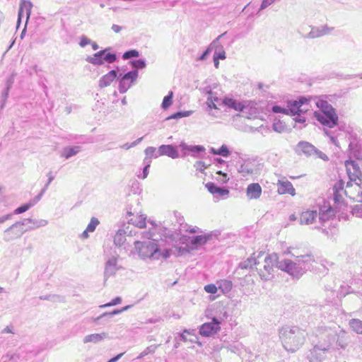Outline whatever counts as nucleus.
Here are the masks:
<instances>
[{"label":"nucleus","mask_w":362,"mask_h":362,"mask_svg":"<svg viewBox=\"0 0 362 362\" xmlns=\"http://www.w3.org/2000/svg\"><path fill=\"white\" fill-rule=\"evenodd\" d=\"M117 72L116 70H111L105 75L103 76L99 81L98 86L100 88H103L110 86L112 82L117 78Z\"/></svg>","instance_id":"obj_26"},{"label":"nucleus","mask_w":362,"mask_h":362,"mask_svg":"<svg viewBox=\"0 0 362 362\" xmlns=\"http://www.w3.org/2000/svg\"><path fill=\"white\" fill-rule=\"evenodd\" d=\"M146 216L143 214L136 216L132 215V216L129 219V222L137 228H144L146 225Z\"/></svg>","instance_id":"obj_33"},{"label":"nucleus","mask_w":362,"mask_h":362,"mask_svg":"<svg viewBox=\"0 0 362 362\" xmlns=\"http://www.w3.org/2000/svg\"><path fill=\"white\" fill-rule=\"evenodd\" d=\"M9 90H10L9 88H6L5 90H4V92L2 93V100H1V104H0L1 108H3L5 105L6 100L8 95Z\"/></svg>","instance_id":"obj_58"},{"label":"nucleus","mask_w":362,"mask_h":362,"mask_svg":"<svg viewBox=\"0 0 362 362\" xmlns=\"http://www.w3.org/2000/svg\"><path fill=\"white\" fill-rule=\"evenodd\" d=\"M317 217V211L316 210L303 211L300 216V223L302 225H310L315 222Z\"/></svg>","instance_id":"obj_23"},{"label":"nucleus","mask_w":362,"mask_h":362,"mask_svg":"<svg viewBox=\"0 0 362 362\" xmlns=\"http://www.w3.org/2000/svg\"><path fill=\"white\" fill-rule=\"evenodd\" d=\"M284 255H291L293 259L283 258L277 262V268L286 272L293 278L300 279L312 266L315 262L314 257L310 254L296 255L288 248Z\"/></svg>","instance_id":"obj_2"},{"label":"nucleus","mask_w":362,"mask_h":362,"mask_svg":"<svg viewBox=\"0 0 362 362\" xmlns=\"http://www.w3.org/2000/svg\"><path fill=\"white\" fill-rule=\"evenodd\" d=\"M206 187L210 193L216 197H223L229 193V191L227 189L220 187L213 182L207 183L206 185Z\"/></svg>","instance_id":"obj_30"},{"label":"nucleus","mask_w":362,"mask_h":362,"mask_svg":"<svg viewBox=\"0 0 362 362\" xmlns=\"http://www.w3.org/2000/svg\"><path fill=\"white\" fill-rule=\"evenodd\" d=\"M148 223L152 226V228H149L148 231L144 232L142 237L148 240L152 239V240L134 241L135 249L139 257L141 259L151 261L169 258L171 255L170 250H161L159 247L157 241L153 239L155 234L154 224L152 221H148Z\"/></svg>","instance_id":"obj_1"},{"label":"nucleus","mask_w":362,"mask_h":362,"mask_svg":"<svg viewBox=\"0 0 362 362\" xmlns=\"http://www.w3.org/2000/svg\"><path fill=\"white\" fill-rule=\"evenodd\" d=\"M130 307H131V305H127V306H124V307L122 308L121 309L114 310L112 312H105V313H103L102 315H100V316H98L97 317L91 318V321L97 322L98 320H100L101 318H103L104 317H112V316H114L115 315L120 314L122 312L127 310Z\"/></svg>","instance_id":"obj_37"},{"label":"nucleus","mask_w":362,"mask_h":362,"mask_svg":"<svg viewBox=\"0 0 362 362\" xmlns=\"http://www.w3.org/2000/svg\"><path fill=\"white\" fill-rule=\"evenodd\" d=\"M218 289V288L217 284L215 285V284H210L206 285L204 286L205 291L209 293L214 294L217 292Z\"/></svg>","instance_id":"obj_56"},{"label":"nucleus","mask_w":362,"mask_h":362,"mask_svg":"<svg viewBox=\"0 0 362 362\" xmlns=\"http://www.w3.org/2000/svg\"><path fill=\"white\" fill-rule=\"evenodd\" d=\"M313 336L317 339L316 344L321 346H329V349L331 350L334 347L337 330L335 327L321 326L316 328L313 333Z\"/></svg>","instance_id":"obj_8"},{"label":"nucleus","mask_w":362,"mask_h":362,"mask_svg":"<svg viewBox=\"0 0 362 362\" xmlns=\"http://www.w3.org/2000/svg\"><path fill=\"white\" fill-rule=\"evenodd\" d=\"M23 221H25V225L28 223H31L32 225L30 226L28 228V230H34L35 228H38L40 227H44L47 225L48 222L47 220L45 219H31V218H26L24 219Z\"/></svg>","instance_id":"obj_34"},{"label":"nucleus","mask_w":362,"mask_h":362,"mask_svg":"<svg viewBox=\"0 0 362 362\" xmlns=\"http://www.w3.org/2000/svg\"><path fill=\"white\" fill-rule=\"evenodd\" d=\"M346 187L344 188V182L341 180L337 182L333 187V195L335 202H339L342 199V194H344Z\"/></svg>","instance_id":"obj_28"},{"label":"nucleus","mask_w":362,"mask_h":362,"mask_svg":"<svg viewBox=\"0 0 362 362\" xmlns=\"http://www.w3.org/2000/svg\"><path fill=\"white\" fill-rule=\"evenodd\" d=\"M119 258V255L116 252L107 256L104 272L105 278L114 276L117 271L122 269V267L118 264Z\"/></svg>","instance_id":"obj_13"},{"label":"nucleus","mask_w":362,"mask_h":362,"mask_svg":"<svg viewBox=\"0 0 362 362\" xmlns=\"http://www.w3.org/2000/svg\"><path fill=\"white\" fill-rule=\"evenodd\" d=\"M361 189L362 185L357 187V185H355V186L354 187V185L352 183H351L350 182H347L344 193L345 195L350 198L351 199H353L354 201L357 202H362Z\"/></svg>","instance_id":"obj_18"},{"label":"nucleus","mask_w":362,"mask_h":362,"mask_svg":"<svg viewBox=\"0 0 362 362\" xmlns=\"http://www.w3.org/2000/svg\"><path fill=\"white\" fill-rule=\"evenodd\" d=\"M121 302H122V298L120 297H116L115 298L112 299L110 303L100 305V308H107V307H110V306H114V305L121 303Z\"/></svg>","instance_id":"obj_54"},{"label":"nucleus","mask_w":362,"mask_h":362,"mask_svg":"<svg viewBox=\"0 0 362 362\" xmlns=\"http://www.w3.org/2000/svg\"><path fill=\"white\" fill-rule=\"evenodd\" d=\"M32 7L33 4L30 1L21 0L18 15V23H20L24 16L26 17V23L28 22L30 16Z\"/></svg>","instance_id":"obj_19"},{"label":"nucleus","mask_w":362,"mask_h":362,"mask_svg":"<svg viewBox=\"0 0 362 362\" xmlns=\"http://www.w3.org/2000/svg\"><path fill=\"white\" fill-rule=\"evenodd\" d=\"M309 100L305 98H301L298 100L289 101L286 107H281L280 105H274L272 107L274 113H281L288 115L297 117L294 119L296 122L304 123L305 119L301 116V113L305 112L308 109L306 107Z\"/></svg>","instance_id":"obj_4"},{"label":"nucleus","mask_w":362,"mask_h":362,"mask_svg":"<svg viewBox=\"0 0 362 362\" xmlns=\"http://www.w3.org/2000/svg\"><path fill=\"white\" fill-rule=\"evenodd\" d=\"M224 34H222V35H220L219 36H218L210 45L209 46L207 47V49L203 52V54L199 57V60L200 61H204L205 60V59L206 58V57L211 53V52L212 50H214V48L215 47V46L216 45L218 41H219V40L221 39V37Z\"/></svg>","instance_id":"obj_39"},{"label":"nucleus","mask_w":362,"mask_h":362,"mask_svg":"<svg viewBox=\"0 0 362 362\" xmlns=\"http://www.w3.org/2000/svg\"><path fill=\"white\" fill-rule=\"evenodd\" d=\"M45 190V188L42 189L40 193L37 196H36L33 200H30L29 203H33V206L35 205L40 200Z\"/></svg>","instance_id":"obj_61"},{"label":"nucleus","mask_w":362,"mask_h":362,"mask_svg":"<svg viewBox=\"0 0 362 362\" xmlns=\"http://www.w3.org/2000/svg\"><path fill=\"white\" fill-rule=\"evenodd\" d=\"M142 139H143V137H141V138L137 139L136 140H135L134 141H133L131 144H129V143L124 144L123 145H122L120 146V148L125 149V150H128V149L138 145L142 141Z\"/></svg>","instance_id":"obj_53"},{"label":"nucleus","mask_w":362,"mask_h":362,"mask_svg":"<svg viewBox=\"0 0 362 362\" xmlns=\"http://www.w3.org/2000/svg\"><path fill=\"white\" fill-rule=\"evenodd\" d=\"M148 169L149 168H147L146 166H144V168H143V170H142V173H139L137 174V177L139 178V179H142V180H144L147 177L148 175Z\"/></svg>","instance_id":"obj_60"},{"label":"nucleus","mask_w":362,"mask_h":362,"mask_svg":"<svg viewBox=\"0 0 362 362\" xmlns=\"http://www.w3.org/2000/svg\"><path fill=\"white\" fill-rule=\"evenodd\" d=\"M209 235H197L192 237L191 239V244L194 246H199L204 245L209 239Z\"/></svg>","instance_id":"obj_42"},{"label":"nucleus","mask_w":362,"mask_h":362,"mask_svg":"<svg viewBox=\"0 0 362 362\" xmlns=\"http://www.w3.org/2000/svg\"><path fill=\"white\" fill-rule=\"evenodd\" d=\"M131 65L136 69H144L146 67V61L142 59L132 60L130 62Z\"/></svg>","instance_id":"obj_50"},{"label":"nucleus","mask_w":362,"mask_h":362,"mask_svg":"<svg viewBox=\"0 0 362 362\" xmlns=\"http://www.w3.org/2000/svg\"><path fill=\"white\" fill-rule=\"evenodd\" d=\"M173 92L170 91L168 94V95L165 96L162 104L161 107L164 110L168 109L173 103Z\"/></svg>","instance_id":"obj_44"},{"label":"nucleus","mask_w":362,"mask_h":362,"mask_svg":"<svg viewBox=\"0 0 362 362\" xmlns=\"http://www.w3.org/2000/svg\"><path fill=\"white\" fill-rule=\"evenodd\" d=\"M218 289L224 294L228 293L232 288L233 283L228 279H221L216 282Z\"/></svg>","instance_id":"obj_36"},{"label":"nucleus","mask_w":362,"mask_h":362,"mask_svg":"<svg viewBox=\"0 0 362 362\" xmlns=\"http://www.w3.org/2000/svg\"><path fill=\"white\" fill-rule=\"evenodd\" d=\"M346 173L350 182H354L358 186L362 185V172L358 164L355 160H346L345 162Z\"/></svg>","instance_id":"obj_11"},{"label":"nucleus","mask_w":362,"mask_h":362,"mask_svg":"<svg viewBox=\"0 0 362 362\" xmlns=\"http://www.w3.org/2000/svg\"><path fill=\"white\" fill-rule=\"evenodd\" d=\"M205 151V148L203 146L195 145L190 146L189 152L192 153V156L194 157H198V154L201 152H204Z\"/></svg>","instance_id":"obj_48"},{"label":"nucleus","mask_w":362,"mask_h":362,"mask_svg":"<svg viewBox=\"0 0 362 362\" xmlns=\"http://www.w3.org/2000/svg\"><path fill=\"white\" fill-rule=\"evenodd\" d=\"M315 105L320 110L314 112V116L318 122L329 129L337 125L338 116L335 110L327 100L318 99L315 101Z\"/></svg>","instance_id":"obj_5"},{"label":"nucleus","mask_w":362,"mask_h":362,"mask_svg":"<svg viewBox=\"0 0 362 362\" xmlns=\"http://www.w3.org/2000/svg\"><path fill=\"white\" fill-rule=\"evenodd\" d=\"M324 132L326 134L327 136L329 138L330 142L337 146H339V142L337 140V135L335 134V132H332L330 129H328L325 127L324 128Z\"/></svg>","instance_id":"obj_43"},{"label":"nucleus","mask_w":362,"mask_h":362,"mask_svg":"<svg viewBox=\"0 0 362 362\" xmlns=\"http://www.w3.org/2000/svg\"><path fill=\"white\" fill-rule=\"evenodd\" d=\"M224 105L236 111L243 112L246 108L245 103L238 101L233 98H226L223 100Z\"/></svg>","instance_id":"obj_27"},{"label":"nucleus","mask_w":362,"mask_h":362,"mask_svg":"<svg viewBox=\"0 0 362 362\" xmlns=\"http://www.w3.org/2000/svg\"><path fill=\"white\" fill-rule=\"evenodd\" d=\"M262 187L259 183H251L246 189V195L250 199H257L262 194Z\"/></svg>","instance_id":"obj_21"},{"label":"nucleus","mask_w":362,"mask_h":362,"mask_svg":"<svg viewBox=\"0 0 362 362\" xmlns=\"http://www.w3.org/2000/svg\"><path fill=\"white\" fill-rule=\"evenodd\" d=\"M279 336L284 348L295 352L303 345L308 333L298 326L286 325L279 329Z\"/></svg>","instance_id":"obj_3"},{"label":"nucleus","mask_w":362,"mask_h":362,"mask_svg":"<svg viewBox=\"0 0 362 362\" xmlns=\"http://www.w3.org/2000/svg\"><path fill=\"white\" fill-rule=\"evenodd\" d=\"M194 168L197 170H199L200 172H203L205 168H206V165L203 161H197L194 164Z\"/></svg>","instance_id":"obj_59"},{"label":"nucleus","mask_w":362,"mask_h":362,"mask_svg":"<svg viewBox=\"0 0 362 362\" xmlns=\"http://www.w3.org/2000/svg\"><path fill=\"white\" fill-rule=\"evenodd\" d=\"M91 41L92 40L88 38L86 36L82 35L80 38L79 45L81 47H84L88 45H90Z\"/></svg>","instance_id":"obj_57"},{"label":"nucleus","mask_w":362,"mask_h":362,"mask_svg":"<svg viewBox=\"0 0 362 362\" xmlns=\"http://www.w3.org/2000/svg\"><path fill=\"white\" fill-rule=\"evenodd\" d=\"M138 71L136 69L126 73L119 80V91L120 93H126L138 77Z\"/></svg>","instance_id":"obj_16"},{"label":"nucleus","mask_w":362,"mask_h":362,"mask_svg":"<svg viewBox=\"0 0 362 362\" xmlns=\"http://www.w3.org/2000/svg\"><path fill=\"white\" fill-rule=\"evenodd\" d=\"M329 346H321L315 344L307 354L306 358L309 362H322L325 357V354L331 351L329 349Z\"/></svg>","instance_id":"obj_15"},{"label":"nucleus","mask_w":362,"mask_h":362,"mask_svg":"<svg viewBox=\"0 0 362 362\" xmlns=\"http://www.w3.org/2000/svg\"><path fill=\"white\" fill-rule=\"evenodd\" d=\"M159 156H167L171 158H177L179 153L173 145H161L158 147Z\"/></svg>","instance_id":"obj_22"},{"label":"nucleus","mask_w":362,"mask_h":362,"mask_svg":"<svg viewBox=\"0 0 362 362\" xmlns=\"http://www.w3.org/2000/svg\"><path fill=\"white\" fill-rule=\"evenodd\" d=\"M214 58H216L218 60L226 59V52L223 49V47L220 44L219 41H218L216 45L214 48Z\"/></svg>","instance_id":"obj_41"},{"label":"nucleus","mask_w":362,"mask_h":362,"mask_svg":"<svg viewBox=\"0 0 362 362\" xmlns=\"http://www.w3.org/2000/svg\"><path fill=\"white\" fill-rule=\"evenodd\" d=\"M264 255V252H260L257 257H252L247 259L245 261L240 262V267L241 269H249L253 266L259 264V259H262Z\"/></svg>","instance_id":"obj_31"},{"label":"nucleus","mask_w":362,"mask_h":362,"mask_svg":"<svg viewBox=\"0 0 362 362\" xmlns=\"http://www.w3.org/2000/svg\"><path fill=\"white\" fill-rule=\"evenodd\" d=\"M13 216V214H8L0 217V224L4 223L5 221L11 219Z\"/></svg>","instance_id":"obj_64"},{"label":"nucleus","mask_w":362,"mask_h":362,"mask_svg":"<svg viewBox=\"0 0 362 362\" xmlns=\"http://www.w3.org/2000/svg\"><path fill=\"white\" fill-rule=\"evenodd\" d=\"M100 224L99 220L95 217H92L90 219V223L87 226V231H89L90 233H93L95 231L96 227Z\"/></svg>","instance_id":"obj_47"},{"label":"nucleus","mask_w":362,"mask_h":362,"mask_svg":"<svg viewBox=\"0 0 362 362\" xmlns=\"http://www.w3.org/2000/svg\"><path fill=\"white\" fill-rule=\"evenodd\" d=\"M110 49V47H107L91 56H88L86 61L94 66H101L105 62L112 64L117 60V55L115 53L107 52Z\"/></svg>","instance_id":"obj_9"},{"label":"nucleus","mask_w":362,"mask_h":362,"mask_svg":"<svg viewBox=\"0 0 362 362\" xmlns=\"http://www.w3.org/2000/svg\"><path fill=\"white\" fill-rule=\"evenodd\" d=\"M349 324L354 332L357 334H362V320L358 319H351Z\"/></svg>","instance_id":"obj_40"},{"label":"nucleus","mask_w":362,"mask_h":362,"mask_svg":"<svg viewBox=\"0 0 362 362\" xmlns=\"http://www.w3.org/2000/svg\"><path fill=\"white\" fill-rule=\"evenodd\" d=\"M273 129L276 132H282L284 130V127L280 123H274L273 124Z\"/></svg>","instance_id":"obj_63"},{"label":"nucleus","mask_w":362,"mask_h":362,"mask_svg":"<svg viewBox=\"0 0 362 362\" xmlns=\"http://www.w3.org/2000/svg\"><path fill=\"white\" fill-rule=\"evenodd\" d=\"M259 165L257 163L251 159L245 160L238 168V172L244 177H252L258 175Z\"/></svg>","instance_id":"obj_14"},{"label":"nucleus","mask_w":362,"mask_h":362,"mask_svg":"<svg viewBox=\"0 0 362 362\" xmlns=\"http://www.w3.org/2000/svg\"><path fill=\"white\" fill-rule=\"evenodd\" d=\"M348 344L346 333L340 330L339 332H337V336L335 341L334 342V347L331 349L339 350L340 349H345Z\"/></svg>","instance_id":"obj_20"},{"label":"nucleus","mask_w":362,"mask_h":362,"mask_svg":"<svg viewBox=\"0 0 362 362\" xmlns=\"http://www.w3.org/2000/svg\"><path fill=\"white\" fill-rule=\"evenodd\" d=\"M310 31L308 34L303 35V37L310 39L320 37L330 34L334 29L333 27H329L327 25L319 27L310 26Z\"/></svg>","instance_id":"obj_17"},{"label":"nucleus","mask_w":362,"mask_h":362,"mask_svg":"<svg viewBox=\"0 0 362 362\" xmlns=\"http://www.w3.org/2000/svg\"><path fill=\"white\" fill-rule=\"evenodd\" d=\"M317 216H319V221L323 226L325 222L334 216V211L331 206L326 207L325 206L323 209H320V212L317 213Z\"/></svg>","instance_id":"obj_25"},{"label":"nucleus","mask_w":362,"mask_h":362,"mask_svg":"<svg viewBox=\"0 0 362 362\" xmlns=\"http://www.w3.org/2000/svg\"><path fill=\"white\" fill-rule=\"evenodd\" d=\"M139 56V53L138 51L135 49H131L129 51L125 52L123 54L122 58L124 59H129L133 57H138Z\"/></svg>","instance_id":"obj_51"},{"label":"nucleus","mask_w":362,"mask_h":362,"mask_svg":"<svg viewBox=\"0 0 362 362\" xmlns=\"http://www.w3.org/2000/svg\"><path fill=\"white\" fill-rule=\"evenodd\" d=\"M81 151V147L79 146H68L63 149L61 156L64 157L66 159H69L71 157L76 156Z\"/></svg>","instance_id":"obj_35"},{"label":"nucleus","mask_w":362,"mask_h":362,"mask_svg":"<svg viewBox=\"0 0 362 362\" xmlns=\"http://www.w3.org/2000/svg\"><path fill=\"white\" fill-rule=\"evenodd\" d=\"M144 153H145V156L151 158H156L160 156L158 151H156V148L153 146L147 147L144 151Z\"/></svg>","instance_id":"obj_45"},{"label":"nucleus","mask_w":362,"mask_h":362,"mask_svg":"<svg viewBox=\"0 0 362 362\" xmlns=\"http://www.w3.org/2000/svg\"><path fill=\"white\" fill-rule=\"evenodd\" d=\"M223 100L214 95L209 96L206 102L207 107L209 108V114L212 115V113L211 112V110L212 109H218V106L223 105Z\"/></svg>","instance_id":"obj_32"},{"label":"nucleus","mask_w":362,"mask_h":362,"mask_svg":"<svg viewBox=\"0 0 362 362\" xmlns=\"http://www.w3.org/2000/svg\"><path fill=\"white\" fill-rule=\"evenodd\" d=\"M202 93L208 94L209 96L213 95L214 93L212 91V88L210 86H205L201 88Z\"/></svg>","instance_id":"obj_62"},{"label":"nucleus","mask_w":362,"mask_h":362,"mask_svg":"<svg viewBox=\"0 0 362 362\" xmlns=\"http://www.w3.org/2000/svg\"><path fill=\"white\" fill-rule=\"evenodd\" d=\"M158 348V345H151L146 347L137 357V358H142L144 356H147L149 354H153L156 349Z\"/></svg>","instance_id":"obj_46"},{"label":"nucleus","mask_w":362,"mask_h":362,"mask_svg":"<svg viewBox=\"0 0 362 362\" xmlns=\"http://www.w3.org/2000/svg\"><path fill=\"white\" fill-rule=\"evenodd\" d=\"M279 259L276 253H272L264 257L263 261L259 259V264H257L256 269L262 280L269 281L274 276V268H277V262Z\"/></svg>","instance_id":"obj_7"},{"label":"nucleus","mask_w":362,"mask_h":362,"mask_svg":"<svg viewBox=\"0 0 362 362\" xmlns=\"http://www.w3.org/2000/svg\"><path fill=\"white\" fill-rule=\"evenodd\" d=\"M32 206H33V203L28 202L27 204H25L18 207L17 209H16L13 211V214H20L24 213L26 211H28L30 208H31Z\"/></svg>","instance_id":"obj_49"},{"label":"nucleus","mask_w":362,"mask_h":362,"mask_svg":"<svg viewBox=\"0 0 362 362\" xmlns=\"http://www.w3.org/2000/svg\"><path fill=\"white\" fill-rule=\"evenodd\" d=\"M278 192L279 194H289L292 196L296 194L295 189L289 181H279Z\"/></svg>","instance_id":"obj_29"},{"label":"nucleus","mask_w":362,"mask_h":362,"mask_svg":"<svg viewBox=\"0 0 362 362\" xmlns=\"http://www.w3.org/2000/svg\"><path fill=\"white\" fill-rule=\"evenodd\" d=\"M128 233V230L119 229L117 231L114 237V244L116 246L120 247L125 242V235Z\"/></svg>","instance_id":"obj_38"},{"label":"nucleus","mask_w":362,"mask_h":362,"mask_svg":"<svg viewBox=\"0 0 362 362\" xmlns=\"http://www.w3.org/2000/svg\"><path fill=\"white\" fill-rule=\"evenodd\" d=\"M218 156H221L223 157H228L230 155V151L228 146L225 144L222 145L220 148L218 149Z\"/></svg>","instance_id":"obj_55"},{"label":"nucleus","mask_w":362,"mask_h":362,"mask_svg":"<svg viewBox=\"0 0 362 362\" xmlns=\"http://www.w3.org/2000/svg\"><path fill=\"white\" fill-rule=\"evenodd\" d=\"M210 321L202 324L199 327V334L204 337H211L221 330V326L227 320L228 313L223 310L216 315H206Z\"/></svg>","instance_id":"obj_6"},{"label":"nucleus","mask_w":362,"mask_h":362,"mask_svg":"<svg viewBox=\"0 0 362 362\" xmlns=\"http://www.w3.org/2000/svg\"><path fill=\"white\" fill-rule=\"evenodd\" d=\"M23 226H25V221H17L6 228L4 232V240L11 242L21 237L25 232L23 228Z\"/></svg>","instance_id":"obj_12"},{"label":"nucleus","mask_w":362,"mask_h":362,"mask_svg":"<svg viewBox=\"0 0 362 362\" xmlns=\"http://www.w3.org/2000/svg\"><path fill=\"white\" fill-rule=\"evenodd\" d=\"M192 111H183V112H177L173 115H172L168 119H179L181 117H189L192 115Z\"/></svg>","instance_id":"obj_52"},{"label":"nucleus","mask_w":362,"mask_h":362,"mask_svg":"<svg viewBox=\"0 0 362 362\" xmlns=\"http://www.w3.org/2000/svg\"><path fill=\"white\" fill-rule=\"evenodd\" d=\"M296 151L298 154H304L306 156H316L323 160H327L326 154L318 151L313 145L307 141H300L298 144Z\"/></svg>","instance_id":"obj_10"},{"label":"nucleus","mask_w":362,"mask_h":362,"mask_svg":"<svg viewBox=\"0 0 362 362\" xmlns=\"http://www.w3.org/2000/svg\"><path fill=\"white\" fill-rule=\"evenodd\" d=\"M107 338H109V335L107 332L94 333L85 336L83 339V342L84 344H97Z\"/></svg>","instance_id":"obj_24"}]
</instances>
